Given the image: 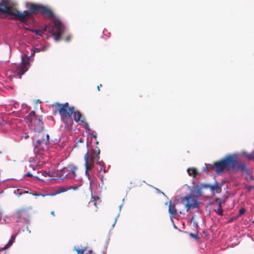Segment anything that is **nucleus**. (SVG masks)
<instances>
[{
  "instance_id": "obj_1",
  "label": "nucleus",
  "mask_w": 254,
  "mask_h": 254,
  "mask_svg": "<svg viewBox=\"0 0 254 254\" xmlns=\"http://www.w3.org/2000/svg\"><path fill=\"white\" fill-rule=\"evenodd\" d=\"M29 9L22 12L18 11L15 7V4L9 0H3L0 2V13L8 14L13 17V20H18L24 24L33 18L34 15L39 13L48 18L54 17V13L48 6L42 4L30 3Z\"/></svg>"
},
{
  "instance_id": "obj_2",
  "label": "nucleus",
  "mask_w": 254,
  "mask_h": 254,
  "mask_svg": "<svg viewBox=\"0 0 254 254\" xmlns=\"http://www.w3.org/2000/svg\"><path fill=\"white\" fill-rule=\"evenodd\" d=\"M215 169L217 174L221 173L225 171H232L234 172L239 170L248 173V170L245 164L238 162L234 155H228L219 161L214 162L213 165L209 164L203 168L204 171H209Z\"/></svg>"
},
{
  "instance_id": "obj_3",
  "label": "nucleus",
  "mask_w": 254,
  "mask_h": 254,
  "mask_svg": "<svg viewBox=\"0 0 254 254\" xmlns=\"http://www.w3.org/2000/svg\"><path fill=\"white\" fill-rule=\"evenodd\" d=\"M55 106L57 107L61 120L64 124L66 127L68 128L71 127L73 124L72 115H73L75 122H78L80 120L82 116L80 112L77 110L74 111V107L70 106L68 103L64 104L56 103Z\"/></svg>"
},
{
  "instance_id": "obj_4",
  "label": "nucleus",
  "mask_w": 254,
  "mask_h": 254,
  "mask_svg": "<svg viewBox=\"0 0 254 254\" xmlns=\"http://www.w3.org/2000/svg\"><path fill=\"white\" fill-rule=\"evenodd\" d=\"M48 30L54 37L55 40L58 41L61 39L64 31V26L59 19H54L49 25H47L44 30H32L36 35L41 36L44 31Z\"/></svg>"
},
{
  "instance_id": "obj_5",
  "label": "nucleus",
  "mask_w": 254,
  "mask_h": 254,
  "mask_svg": "<svg viewBox=\"0 0 254 254\" xmlns=\"http://www.w3.org/2000/svg\"><path fill=\"white\" fill-rule=\"evenodd\" d=\"M36 141L33 142L34 151L35 153L41 154L47 150L49 144V135L45 134L43 132L38 131L33 138Z\"/></svg>"
},
{
  "instance_id": "obj_6",
  "label": "nucleus",
  "mask_w": 254,
  "mask_h": 254,
  "mask_svg": "<svg viewBox=\"0 0 254 254\" xmlns=\"http://www.w3.org/2000/svg\"><path fill=\"white\" fill-rule=\"evenodd\" d=\"M100 150L97 148V150L90 149L85 153L84 157V165L85 166V174L89 177L90 174L89 171L94 167L95 160L99 159Z\"/></svg>"
},
{
  "instance_id": "obj_7",
  "label": "nucleus",
  "mask_w": 254,
  "mask_h": 254,
  "mask_svg": "<svg viewBox=\"0 0 254 254\" xmlns=\"http://www.w3.org/2000/svg\"><path fill=\"white\" fill-rule=\"evenodd\" d=\"M182 201L187 212L190 209L198 208L200 205L199 198L192 194H189L183 197Z\"/></svg>"
},
{
  "instance_id": "obj_8",
  "label": "nucleus",
  "mask_w": 254,
  "mask_h": 254,
  "mask_svg": "<svg viewBox=\"0 0 254 254\" xmlns=\"http://www.w3.org/2000/svg\"><path fill=\"white\" fill-rule=\"evenodd\" d=\"M78 168L74 165H68L61 170L59 173V177L64 179V178L74 179L76 176V172Z\"/></svg>"
},
{
  "instance_id": "obj_9",
  "label": "nucleus",
  "mask_w": 254,
  "mask_h": 254,
  "mask_svg": "<svg viewBox=\"0 0 254 254\" xmlns=\"http://www.w3.org/2000/svg\"><path fill=\"white\" fill-rule=\"evenodd\" d=\"M30 215V210L26 208L17 209L14 213V216L18 219L17 221H23L26 223H29Z\"/></svg>"
},
{
  "instance_id": "obj_10",
  "label": "nucleus",
  "mask_w": 254,
  "mask_h": 254,
  "mask_svg": "<svg viewBox=\"0 0 254 254\" xmlns=\"http://www.w3.org/2000/svg\"><path fill=\"white\" fill-rule=\"evenodd\" d=\"M28 61H25L24 57H22V61L21 64L17 66L16 70V73L19 76V78H21L23 75L28 70Z\"/></svg>"
},
{
  "instance_id": "obj_11",
  "label": "nucleus",
  "mask_w": 254,
  "mask_h": 254,
  "mask_svg": "<svg viewBox=\"0 0 254 254\" xmlns=\"http://www.w3.org/2000/svg\"><path fill=\"white\" fill-rule=\"evenodd\" d=\"M71 189L75 190L76 188H73L70 186H59L55 189L53 193L50 194V195L54 196L57 194L64 192Z\"/></svg>"
},
{
  "instance_id": "obj_12",
  "label": "nucleus",
  "mask_w": 254,
  "mask_h": 254,
  "mask_svg": "<svg viewBox=\"0 0 254 254\" xmlns=\"http://www.w3.org/2000/svg\"><path fill=\"white\" fill-rule=\"evenodd\" d=\"M204 186L205 185H196L192 186L190 189V194L195 195L199 198L202 194V189Z\"/></svg>"
},
{
  "instance_id": "obj_13",
  "label": "nucleus",
  "mask_w": 254,
  "mask_h": 254,
  "mask_svg": "<svg viewBox=\"0 0 254 254\" xmlns=\"http://www.w3.org/2000/svg\"><path fill=\"white\" fill-rule=\"evenodd\" d=\"M168 211L171 218H175L177 216H179V214L175 205L172 204L171 201L169 203Z\"/></svg>"
},
{
  "instance_id": "obj_14",
  "label": "nucleus",
  "mask_w": 254,
  "mask_h": 254,
  "mask_svg": "<svg viewBox=\"0 0 254 254\" xmlns=\"http://www.w3.org/2000/svg\"><path fill=\"white\" fill-rule=\"evenodd\" d=\"M26 120L28 122L29 126H33L36 124L37 116L34 111H31L29 114L26 117Z\"/></svg>"
},
{
  "instance_id": "obj_15",
  "label": "nucleus",
  "mask_w": 254,
  "mask_h": 254,
  "mask_svg": "<svg viewBox=\"0 0 254 254\" xmlns=\"http://www.w3.org/2000/svg\"><path fill=\"white\" fill-rule=\"evenodd\" d=\"M34 127H35L34 129L36 130V131H37L38 129L43 128V118L42 116H37L36 124H34Z\"/></svg>"
},
{
  "instance_id": "obj_16",
  "label": "nucleus",
  "mask_w": 254,
  "mask_h": 254,
  "mask_svg": "<svg viewBox=\"0 0 254 254\" xmlns=\"http://www.w3.org/2000/svg\"><path fill=\"white\" fill-rule=\"evenodd\" d=\"M204 188H209L211 191H216L217 193H220L221 191V187L220 186L218 185L217 183H216L215 184L213 185H206L204 186Z\"/></svg>"
},
{
  "instance_id": "obj_17",
  "label": "nucleus",
  "mask_w": 254,
  "mask_h": 254,
  "mask_svg": "<svg viewBox=\"0 0 254 254\" xmlns=\"http://www.w3.org/2000/svg\"><path fill=\"white\" fill-rule=\"evenodd\" d=\"M16 237V234H13L11 236L10 239L7 243V244L3 248H0V253H2L4 250L9 248L12 245L13 243L15 241V238Z\"/></svg>"
},
{
  "instance_id": "obj_18",
  "label": "nucleus",
  "mask_w": 254,
  "mask_h": 254,
  "mask_svg": "<svg viewBox=\"0 0 254 254\" xmlns=\"http://www.w3.org/2000/svg\"><path fill=\"white\" fill-rule=\"evenodd\" d=\"M187 172L190 176H192L193 178L196 177L197 175H199V172L195 168H188Z\"/></svg>"
},
{
  "instance_id": "obj_19",
  "label": "nucleus",
  "mask_w": 254,
  "mask_h": 254,
  "mask_svg": "<svg viewBox=\"0 0 254 254\" xmlns=\"http://www.w3.org/2000/svg\"><path fill=\"white\" fill-rule=\"evenodd\" d=\"M88 143L86 142V143H84L83 139L82 138H79L78 141L76 143L75 145V147L79 148L82 146H86L88 148Z\"/></svg>"
},
{
  "instance_id": "obj_20",
  "label": "nucleus",
  "mask_w": 254,
  "mask_h": 254,
  "mask_svg": "<svg viewBox=\"0 0 254 254\" xmlns=\"http://www.w3.org/2000/svg\"><path fill=\"white\" fill-rule=\"evenodd\" d=\"M224 203V201H220L218 204V208L215 209V211L219 215L222 216L223 215L222 204Z\"/></svg>"
},
{
  "instance_id": "obj_21",
  "label": "nucleus",
  "mask_w": 254,
  "mask_h": 254,
  "mask_svg": "<svg viewBox=\"0 0 254 254\" xmlns=\"http://www.w3.org/2000/svg\"><path fill=\"white\" fill-rule=\"evenodd\" d=\"M14 193L16 194L18 197H19L22 194L24 193H30L28 191L24 190L21 189H17L14 191Z\"/></svg>"
},
{
  "instance_id": "obj_22",
  "label": "nucleus",
  "mask_w": 254,
  "mask_h": 254,
  "mask_svg": "<svg viewBox=\"0 0 254 254\" xmlns=\"http://www.w3.org/2000/svg\"><path fill=\"white\" fill-rule=\"evenodd\" d=\"M79 122H81L84 124V128L87 130H90V129L89 128V125L88 123L85 121V119L84 118H82V117L80 118V120Z\"/></svg>"
},
{
  "instance_id": "obj_23",
  "label": "nucleus",
  "mask_w": 254,
  "mask_h": 254,
  "mask_svg": "<svg viewBox=\"0 0 254 254\" xmlns=\"http://www.w3.org/2000/svg\"><path fill=\"white\" fill-rule=\"evenodd\" d=\"M247 157L250 160H254V150L252 151L250 153H248L246 155Z\"/></svg>"
},
{
  "instance_id": "obj_24",
  "label": "nucleus",
  "mask_w": 254,
  "mask_h": 254,
  "mask_svg": "<svg viewBox=\"0 0 254 254\" xmlns=\"http://www.w3.org/2000/svg\"><path fill=\"white\" fill-rule=\"evenodd\" d=\"M190 236L194 238V239H195L196 240H199V237H198L197 235L196 234H192V233H190Z\"/></svg>"
},
{
  "instance_id": "obj_25",
  "label": "nucleus",
  "mask_w": 254,
  "mask_h": 254,
  "mask_svg": "<svg viewBox=\"0 0 254 254\" xmlns=\"http://www.w3.org/2000/svg\"><path fill=\"white\" fill-rule=\"evenodd\" d=\"M246 212V209L244 208H241L239 210V215H242Z\"/></svg>"
},
{
  "instance_id": "obj_26",
  "label": "nucleus",
  "mask_w": 254,
  "mask_h": 254,
  "mask_svg": "<svg viewBox=\"0 0 254 254\" xmlns=\"http://www.w3.org/2000/svg\"><path fill=\"white\" fill-rule=\"evenodd\" d=\"M41 51V49L40 48H35L33 50V53H32V55H33L35 53H38Z\"/></svg>"
},
{
  "instance_id": "obj_27",
  "label": "nucleus",
  "mask_w": 254,
  "mask_h": 254,
  "mask_svg": "<svg viewBox=\"0 0 254 254\" xmlns=\"http://www.w3.org/2000/svg\"><path fill=\"white\" fill-rule=\"evenodd\" d=\"M95 197H92V199L91 200V201L89 202V204H92V203H93L94 205H96V202H95Z\"/></svg>"
},
{
  "instance_id": "obj_28",
  "label": "nucleus",
  "mask_w": 254,
  "mask_h": 254,
  "mask_svg": "<svg viewBox=\"0 0 254 254\" xmlns=\"http://www.w3.org/2000/svg\"><path fill=\"white\" fill-rule=\"evenodd\" d=\"M30 194L35 196H40V193H38L36 191L30 192Z\"/></svg>"
},
{
  "instance_id": "obj_29",
  "label": "nucleus",
  "mask_w": 254,
  "mask_h": 254,
  "mask_svg": "<svg viewBox=\"0 0 254 254\" xmlns=\"http://www.w3.org/2000/svg\"><path fill=\"white\" fill-rule=\"evenodd\" d=\"M25 176H28V177H32L33 175L31 174L30 172H27L26 174L25 175Z\"/></svg>"
},
{
  "instance_id": "obj_30",
  "label": "nucleus",
  "mask_w": 254,
  "mask_h": 254,
  "mask_svg": "<svg viewBox=\"0 0 254 254\" xmlns=\"http://www.w3.org/2000/svg\"><path fill=\"white\" fill-rule=\"evenodd\" d=\"M252 188L253 187L251 186H247L246 187V188L249 190H250L252 189Z\"/></svg>"
},
{
  "instance_id": "obj_31",
  "label": "nucleus",
  "mask_w": 254,
  "mask_h": 254,
  "mask_svg": "<svg viewBox=\"0 0 254 254\" xmlns=\"http://www.w3.org/2000/svg\"><path fill=\"white\" fill-rule=\"evenodd\" d=\"M43 175H44L45 177L49 176V174L47 172H44L43 174H42Z\"/></svg>"
},
{
  "instance_id": "obj_32",
  "label": "nucleus",
  "mask_w": 254,
  "mask_h": 254,
  "mask_svg": "<svg viewBox=\"0 0 254 254\" xmlns=\"http://www.w3.org/2000/svg\"><path fill=\"white\" fill-rule=\"evenodd\" d=\"M71 38L70 36H68L66 37L65 40L66 41H69Z\"/></svg>"
},
{
  "instance_id": "obj_33",
  "label": "nucleus",
  "mask_w": 254,
  "mask_h": 254,
  "mask_svg": "<svg viewBox=\"0 0 254 254\" xmlns=\"http://www.w3.org/2000/svg\"><path fill=\"white\" fill-rule=\"evenodd\" d=\"M48 195H50V194H40V196H41L42 197H45L46 196H48Z\"/></svg>"
},
{
  "instance_id": "obj_34",
  "label": "nucleus",
  "mask_w": 254,
  "mask_h": 254,
  "mask_svg": "<svg viewBox=\"0 0 254 254\" xmlns=\"http://www.w3.org/2000/svg\"><path fill=\"white\" fill-rule=\"evenodd\" d=\"M193 226H194L195 227H196V228H197V227H198V225H197V222H193Z\"/></svg>"
},
{
  "instance_id": "obj_35",
  "label": "nucleus",
  "mask_w": 254,
  "mask_h": 254,
  "mask_svg": "<svg viewBox=\"0 0 254 254\" xmlns=\"http://www.w3.org/2000/svg\"><path fill=\"white\" fill-rule=\"evenodd\" d=\"M101 87H102V84H100V85H98L97 89H98V91L100 90Z\"/></svg>"
},
{
  "instance_id": "obj_36",
  "label": "nucleus",
  "mask_w": 254,
  "mask_h": 254,
  "mask_svg": "<svg viewBox=\"0 0 254 254\" xmlns=\"http://www.w3.org/2000/svg\"><path fill=\"white\" fill-rule=\"evenodd\" d=\"M2 217V211L1 209L0 208V219H1Z\"/></svg>"
},
{
  "instance_id": "obj_37",
  "label": "nucleus",
  "mask_w": 254,
  "mask_h": 254,
  "mask_svg": "<svg viewBox=\"0 0 254 254\" xmlns=\"http://www.w3.org/2000/svg\"><path fill=\"white\" fill-rule=\"evenodd\" d=\"M51 214L53 216H55V212L54 211H52L51 212Z\"/></svg>"
},
{
  "instance_id": "obj_38",
  "label": "nucleus",
  "mask_w": 254,
  "mask_h": 254,
  "mask_svg": "<svg viewBox=\"0 0 254 254\" xmlns=\"http://www.w3.org/2000/svg\"><path fill=\"white\" fill-rule=\"evenodd\" d=\"M103 161H99V162H98V164L99 165H102L103 164Z\"/></svg>"
},
{
  "instance_id": "obj_39",
  "label": "nucleus",
  "mask_w": 254,
  "mask_h": 254,
  "mask_svg": "<svg viewBox=\"0 0 254 254\" xmlns=\"http://www.w3.org/2000/svg\"><path fill=\"white\" fill-rule=\"evenodd\" d=\"M28 137H29V135H27H27H25L24 136V138L25 139H27V138H28Z\"/></svg>"
},
{
  "instance_id": "obj_40",
  "label": "nucleus",
  "mask_w": 254,
  "mask_h": 254,
  "mask_svg": "<svg viewBox=\"0 0 254 254\" xmlns=\"http://www.w3.org/2000/svg\"><path fill=\"white\" fill-rule=\"evenodd\" d=\"M92 136L94 138H97V135H96V134H93V135H92Z\"/></svg>"
},
{
  "instance_id": "obj_41",
  "label": "nucleus",
  "mask_w": 254,
  "mask_h": 254,
  "mask_svg": "<svg viewBox=\"0 0 254 254\" xmlns=\"http://www.w3.org/2000/svg\"><path fill=\"white\" fill-rule=\"evenodd\" d=\"M32 168L33 170H34L35 169V167L34 166H32Z\"/></svg>"
},
{
  "instance_id": "obj_42",
  "label": "nucleus",
  "mask_w": 254,
  "mask_h": 254,
  "mask_svg": "<svg viewBox=\"0 0 254 254\" xmlns=\"http://www.w3.org/2000/svg\"><path fill=\"white\" fill-rule=\"evenodd\" d=\"M36 178H37L38 179H40V180H41V178H39V177H38V176H37V177H36Z\"/></svg>"
},
{
  "instance_id": "obj_43",
  "label": "nucleus",
  "mask_w": 254,
  "mask_h": 254,
  "mask_svg": "<svg viewBox=\"0 0 254 254\" xmlns=\"http://www.w3.org/2000/svg\"><path fill=\"white\" fill-rule=\"evenodd\" d=\"M0 153H1V152L0 151Z\"/></svg>"
}]
</instances>
